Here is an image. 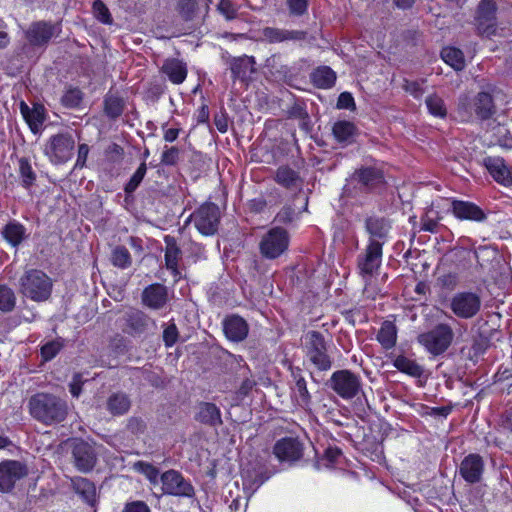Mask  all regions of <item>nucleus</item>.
<instances>
[{"instance_id": "0eeeda50", "label": "nucleus", "mask_w": 512, "mask_h": 512, "mask_svg": "<svg viewBox=\"0 0 512 512\" xmlns=\"http://www.w3.org/2000/svg\"><path fill=\"white\" fill-rule=\"evenodd\" d=\"M331 389L343 399L354 398L361 390V379L349 370H339L330 378Z\"/></svg>"}, {"instance_id": "4d7b16f0", "label": "nucleus", "mask_w": 512, "mask_h": 512, "mask_svg": "<svg viewBox=\"0 0 512 512\" xmlns=\"http://www.w3.org/2000/svg\"><path fill=\"white\" fill-rule=\"evenodd\" d=\"M291 14L302 15L307 10L308 0H287Z\"/></svg>"}, {"instance_id": "9d476101", "label": "nucleus", "mask_w": 512, "mask_h": 512, "mask_svg": "<svg viewBox=\"0 0 512 512\" xmlns=\"http://www.w3.org/2000/svg\"><path fill=\"white\" fill-rule=\"evenodd\" d=\"M162 483V492L164 494L179 496V497H192L194 495V488L192 484L185 480L181 473L176 470H168L160 476Z\"/></svg>"}, {"instance_id": "6e6d98bb", "label": "nucleus", "mask_w": 512, "mask_h": 512, "mask_svg": "<svg viewBox=\"0 0 512 512\" xmlns=\"http://www.w3.org/2000/svg\"><path fill=\"white\" fill-rule=\"evenodd\" d=\"M295 392L297 394V398L304 404H307L309 401V392L306 386V381L304 378L300 377L296 380L295 384Z\"/></svg>"}, {"instance_id": "20e7f679", "label": "nucleus", "mask_w": 512, "mask_h": 512, "mask_svg": "<svg viewBox=\"0 0 512 512\" xmlns=\"http://www.w3.org/2000/svg\"><path fill=\"white\" fill-rule=\"evenodd\" d=\"M481 297L471 291L455 293L449 300L448 307L455 317L459 319H471L481 310Z\"/></svg>"}, {"instance_id": "393cba45", "label": "nucleus", "mask_w": 512, "mask_h": 512, "mask_svg": "<svg viewBox=\"0 0 512 512\" xmlns=\"http://www.w3.org/2000/svg\"><path fill=\"white\" fill-rule=\"evenodd\" d=\"M163 73L173 84H181L187 77L186 65L177 59H169L162 66Z\"/></svg>"}, {"instance_id": "58836bf2", "label": "nucleus", "mask_w": 512, "mask_h": 512, "mask_svg": "<svg viewBox=\"0 0 512 512\" xmlns=\"http://www.w3.org/2000/svg\"><path fill=\"white\" fill-rule=\"evenodd\" d=\"M128 325L135 333H142L147 329L151 320L143 312L135 310L128 315Z\"/></svg>"}, {"instance_id": "8fccbe9b", "label": "nucleus", "mask_w": 512, "mask_h": 512, "mask_svg": "<svg viewBox=\"0 0 512 512\" xmlns=\"http://www.w3.org/2000/svg\"><path fill=\"white\" fill-rule=\"evenodd\" d=\"M93 14L97 20L104 24H111L112 17L107 6L100 0H96L93 3Z\"/></svg>"}, {"instance_id": "0e129e2a", "label": "nucleus", "mask_w": 512, "mask_h": 512, "mask_svg": "<svg viewBox=\"0 0 512 512\" xmlns=\"http://www.w3.org/2000/svg\"><path fill=\"white\" fill-rule=\"evenodd\" d=\"M123 512H150V509L144 502L135 501L127 504Z\"/></svg>"}, {"instance_id": "7c9ffc66", "label": "nucleus", "mask_w": 512, "mask_h": 512, "mask_svg": "<svg viewBox=\"0 0 512 512\" xmlns=\"http://www.w3.org/2000/svg\"><path fill=\"white\" fill-rule=\"evenodd\" d=\"M275 181L288 189L301 186V178L298 173L287 166H281L277 169Z\"/></svg>"}, {"instance_id": "412c9836", "label": "nucleus", "mask_w": 512, "mask_h": 512, "mask_svg": "<svg viewBox=\"0 0 512 512\" xmlns=\"http://www.w3.org/2000/svg\"><path fill=\"white\" fill-rule=\"evenodd\" d=\"M142 301L151 309H160L167 302V290L160 284L150 285L143 291Z\"/></svg>"}, {"instance_id": "6ab92c4d", "label": "nucleus", "mask_w": 512, "mask_h": 512, "mask_svg": "<svg viewBox=\"0 0 512 512\" xmlns=\"http://www.w3.org/2000/svg\"><path fill=\"white\" fill-rule=\"evenodd\" d=\"M165 242V266L171 271L175 280L180 279L181 273L178 270V263L181 259V249L179 248L176 239L170 235L164 237Z\"/></svg>"}, {"instance_id": "3c124183", "label": "nucleus", "mask_w": 512, "mask_h": 512, "mask_svg": "<svg viewBox=\"0 0 512 512\" xmlns=\"http://www.w3.org/2000/svg\"><path fill=\"white\" fill-rule=\"evenodd\" d=\"M19 170L22 181L26 187L30 186L35 180V174L29 162L22 158L19 160Z\"/></svg>"}, {"instance_id": "c85d7f7f", "label": "nucleus", "mask_w": 512, "mask_h": 512, "mask_svg": "<svg viewBox=\"0 0 512 512\" xmlns=\"http://www.w3.org/2000/svg\"><path fill=\"white\" fill-rule=\"evenodd\" d=\"M376 339L384 349H391L396 345L397 328L393 322L385 321L381 325Z\"/></svg>"}, {"instance_id": "69168bd1", "label": "nucleus", "mask_w": 512, "mask_h": 512, "mask_svg": "<svg viewBox=\"0 0 512 512\" xmlns=\"http://www.w3.org/2000/svg\"><path fill=\"white\" fill-rule=\"evenodd\" d=\"M83 384L82 376L80 374H75L71 383H70V393L74 397H78L81 394V386Z\"/></svg>"}, {"instance_id": "c756f323", "label": "nucleus", "mask_w": 512, "mask_h": 512, "mask_svg": "<svg viewBox=\"0 0 512 512\" xmlns=\"http://www.w3.org/2000/svg\"><path fill=\"white\" fill-rule=\"evenodd\" d=\"M473 108L476 115L481 119H488L494 112V104L489 93H479L473 102Z\"/></svg>"}, {"instance_id": "bb28decb", "label": "nucleus", "mask_w": 512, "mask_h": 512, "mask_svg": "<svg viewBox=\"0 0 512 512\" xmlns=\"http://www.w3.org/2000/svg\"><path fill=\"white\" fill-rule=\"evenodd\" d=\"M130 407L131 401L123 392L113 393L107 399V410L114 416L126 414Z\"/></svg>"}, {"instance_id": "a18cd8bd", "label": "nucleus", "mask_w": 512, "mask_h": 512, "mask_svg": "<svg viewBox=\"0 0 512 512\" xmlns=\"http://www.w3.org/2000/svg\"><path fill=\"white\" fill-rule=\"evenodd\" d=\"M61 338L50 340L41 346V356L44 361L52 360L63 348Z\"/></svg>"}, {"instance_id": "c9c22d12", "label": "nucleus", "mask_w": 512, "mask_h": 512, "mask_svg": "<svg viewBox=\"0 0 512 512\" xmlns=\"http://www.w3.org/2000/svg\"><path fill=\"white\" fill-rule=\"evenodd\" d=\"M73 486L85 502L93 505L96 500V487L86 478H77L73 481Z\"/></svg>"}, {"instance_id": "39448f33", "label": "nucleus", "mask_w": 512, "mask_h": 512, "mask_svg": "<svg viewBox=\"0 0 512 512\" xmlns=\"http://www.w3.org/2000/svg\"><path fill=\"white\" fill-rule=\"evenodd\" d=\"M75 141L70 133L53 135L47 141L44 154L53 164H63L73 156Z\"/></svg>"}, {"instance_id": "7ed1b4c3", "label": "nucleus", "mask_w": 512, "mask_h": 512, "mask_svg": "<svg viewBox=\"0 0 512 512\" xmlns=\"http://www.w3.org/2000/svg\"><path fill=\"white\" fill-rule=\"evenodd\" d=\"M453 339V329L447 323H440L417 338L419 344L434 356L444 353L452 344Z\"/></svg>"}, {"instance_id": "603ef678", "label": "nucleus", "mask_w": 512, "mask_h": 512, "mask_svg": "<svg viewBox=\"0 0 512 512\" xmlns=\"http://www.w3.org/2000/svg\"><path fill=\"white\" fill-rule=\"evenodd\" d=\"M178 339V330L174 323L169 324L163 331V340L167 347L173 346Z\"/></svg>"}, {"instance_id": "680f3d73", "label": "nucleus", "mask_w": 512, "mask_h": 512, "mask_svg": "<svg viewBox=\"0 0 512 512\" xmlns=\"http://www.w3.org/2000/svg\"><path fill=\"white\" fill-rule=\"evenodd\" d=\"M89 154V147L87 144H80L78 147V155L76 160V167L83 168L85 166Z\"/></svg>"}, {"instance_id": "49530a36", "label": "nucleus", "mask_w": 512, "mask_h": 512, "mask_svg": "<svg viewBox=\"0 0 512 512\" xmlns=\"http://www.w3.org/2000/svg\"><path fill=\"white\" fill-rule=\"evenodd\" d=\"M111 261L115 267L125 269L131 265V256L125 247L118 246L112 252Z\"/></svg>"}, {"instance_id": "b1692460", "label": "nucleus", "mask_w": 512, "mask_h": 512, "mask_svg": "<svg viewBox=\"0 0 512 512\" xmlns=\"http://www.w3.org/2000/svg\"><path fill=\"white\" fill-rule=\"evenodd\" d=\"M262 36L269 43H280L288 40H302L305 38V33L302 31L266 27L262 31Z\"/></svg>"}, {"instance_id": "de8ad7c7", "label": "nucleus", "mask_w": 512, "mask_h": 512, "mask_svg": "<svg viewBox=\"0 0 512 512\" xmlns=\"http://www.w3.org/2000/svg\"><path fill=\"white\" fill-rule=\"evenodd\" d=\"M147 171L146 164L143 162L140 164V166L137 168V170L134 172L132 177L130 178L129 182L125 186V192L126 193H132L134 192L137 187L142 182L145 174Z\"/></svg>"}, {"instance_id": "e2e57ef3", "label": "nucleus", "mask_w": 512, "mask_h": 512, "mask_svg": "<svg viewBox=\"0 0 512 512\" xmlns=\"http://www.w3.org/2000/svg\"><path fill=\"white\" fill-rule=\"evenodd\" d=\"M443 287L453 290L458 285V277L456 274H445L440 278Z\"/></svg>"}, {"instance_id": "6e6552de", "label": "nucleus", "mask_w": 512, "mask_h": 512, "mask_svg": "<svg viewBox=\"0 0 512 512\" xmlns=\"http://www.w3.org/2000/svg\"><path fill=\"white\" fill-rule=\"evenodd\" d=\"M191 217L196 229L202 235L209 236L213 235L218 229L220 211L216 204L205 203Z\"/></svg>"}, {"instance_id": "dca6fc26", "label": "nucleus", "mask_w": 512, "mask_h": 512, "mask_svg": "<svg viewBox=\"0 0 512 512\" xmlns=\"http://www.w3.org/2000/svg\"><path fill=\"white\" fill-rule=\"evenodd\" d=\"M484 471V461L479 454H469L464 457L459 467V473L462 478L471 484L481 480Z\"/></svg>"}, {"instance_id": "338daca9", "label": "nucleus", "mask_w": 512, "mask_h": 512, "mask_svg": "<svg viewBox=\"0 0 512 512\" xmlns=\"http://www.w3.org/2000/svg\"><path fill=\"white\" fill-rule=\"evenodd\" d=\"M10 42L6 23L0 19V48L6 47Z\"/></svg>"}, {"instance_id": "4be33fe9", "label": "nucleus", "mask_w": 512, "mask_h": 512, "mask_svg": "<svg viewBox=\"0 0 512 512\" xmlns=\"http://www.w3.org/2000/svg\"><path fill=\"white\" fill-rule=\"evenodd\" d=\"M224 332L229 340L239 342L246 338L248 325L243 318L230 316L224 321Z\"/></svg>"}, {"instance_id": "09e8293b", "label": "nucleus", "mask_w": 512, "mask_h": 512, "mask_svg": "<svg viewBox=\"0 0 512 512\" xmlns=\"http://www.w3.org/2000/svg\"><path fill=\"white\" fill-rule=\"evenodd\" d=\"M61 101L68 108L78 107L82 101V92L77 88L68 89L62 96Z\"/></svg>"}, {"instance_id": "f8f14e48", "label": "nucleus", "mask_w": 512, "mask_h": 512, "mask_svg": "<svg viewBox=\"0 0 512 512\" xmlns=\"http://www.w3.org/2000/svg\"><path fill=\"white\" fill-rule=\"evenodd\" d=\"M59 33L57 25L38 21L32 23L25 31V37L31 46L43 47Z\"/></svg>"}, {"instance_id": "f704fd0d", "label": "nucleus", "mask_w": 512, "mask_h": 512, "mask_svg": "<svg viewBox=\"0 0 512 512\" xmlns=\"http://www.w3.org/2000/svg\"><path fill=\"white\" fill-rule=\"evenodd\" d=\"M2 234L8 243L17 246L26 237V229L19 222L12 221L4 227Z\"/></svg>"}, {"instance_id": "cd10ccee", "label": "nucleus", "mask_w": 512, "mask_h": 512, "mask_svg": "<svg viewBox=\"0 0 512 512\" xmlns=\"http://www.w3.org/2000/svg\"><path fill=\"white\" fill-rule=\"evenodd\" d=\"M196 418L202 423L213 426L222 423L220 410L212 403H201Z\"/></svg>"}, {"instance_id": "f03ea898", "label": "nucleus", "mask_w": 512, "mask_h": 512, "mask_svg": "<svg viewBox=\"0 0 512 512\" xmlns=\"http://www.w3.org/2000/svg\"><path fill=\"white\" fill-rule=\"evenodd\" d=\"M20 291L33 301H45L51 294L52 281L44 272L32 269L21 277Z\"/></svg>"}, {"instance_id": "a19ab883", "label": "nucleus", "mask_w": 512, "mask_h": 512, "mask_svg": "<svg viewBox=\"0 0 512 512\" xmlns=\"http://www.w3.org/2000/svg\"><path fill=\"white\" fill-rule=\"evenodd\" d=\"M104 110L106 115L110 118L114 119L119 117L123 112L122 99L114 95H108L104 101Z\"/></svg>"}, {"instance_id": "423d86ee", "label": "nucleus", "mask_w": 512, "mask_h": 512, "mask_svg": "<svg viewBox=\"0 0 512 512\" xmlns=\"http://www.w3.org/2000/svg\"><path fill=\"white\" fill-rule=\"evenodd\" d=\"M289 242L288 232L283 228L275 227L263 235L259 250L264 258L276 259L287 251Z\"/></svg>"}, {"instance_id": "a211bd4d", "label": "nucleus", "mask_w": 512, "mask_h": 512, "mask_svg": "<svg viewBox=\"0 0 512 512\" xmlns=\"http://www.w3.org/2000/svg\"><path fill=\"white\" fill-rule=\"evenodd\" d=\"M451 209L454 216L460 220L482 221L485 219L483 210L472 202L453 200Z\"/></svg>"}, {"instance_id": "2f4dec72", "label": "nucleus", "mask_w": 512, "mask_h": 512, "mask_svg": "<svg viewBox=\"0 0 512 512\" xmlns=\"http://www.w3.org/2000/svg\"><path fill=\"white\" fill-rule=\"evenodd\" d=\"M389 225L384 219L369 218L366 221V230L370 235V240L374 239L382 242L385 241L389 231Z\"/></svg>"}, {"instance_id": "2eb2a0df", "label": "nucleus", "mask_w": 512, "mask_h": 512, "mask_svg": "<svg viewBox=\"0 0 512 512\" xmlns=\"http://www.w3.org/2000/svg\"><path fill=\"white\" fill-rule=\"evenodd\" d=\"M72 455L75 466L82 472H88L95 466L96 453L93 447L83 440L76 439L73 441Z\"/></svg>"}, {"instance_id": "a878e982", "label": "nucleus", "mask_w": 512, "mask_h": 512, "mask_svg": "<svg viewBox=\"0 0 512 512\" xmlns=\"http://www.w3.org/2000/svg\"><path fill=\"white\" fill-rule=\"evenodd\" d=\"M353 178L364 187L372 189L383 182V173L377 168H363L355 172Z\"/></svg>"}, {"instance_id": "13d9d810", "label": "nucleus", "mask_w": 512, "mask_h": 512, "mask_svg": "<svg viewBox=\"0 0 512 512\" xmlns=\"http://www.w3.org/2000/svg\"><path fill=\"white\" fill-rule=\"evenodd\" d=\"M179 157V150L176 147L166 148L162 153L161 161L165 165H174Z\"/></svg>"}, {"instance_id": "79ce46f5", "label": "nucleus", "mask_w": 512, "mask_h": 512, "mask_svg": "<svg viewBox=\"0 0 512 512\" xmlns=\"http://www.w3.org/2000/svg\"><path fill=\"white\" fill-rule=\"evenodd\" d=\"M15 305L16 296L14 291L5 285H0V311L10 312Z\"/></svg>"}, {"instance_id": "f3484780", "label": "nucleus", "mask_w": 512, "mask_h": 512, "mask_svg": "<svg viewBox=\"0 0 512 512\" xmlns=\"http://www.w3.org/2000/svg\"><path fill=\"white\" fill-rule=\"evenodd\" d=\"M273 452L280 461H297L302 457L303 448L295 438H283L276 442Z\"/></svg>"}, {"instance_id": "aec40b11", "label": "nucleus", "mask_w": 512, "mask_h": 512, "mask_svg": "<svg viewBox=\"0 0 512 512\" xmlns=\"http://www.w3.org/2000/svg\"><path fill=\"white\" fill-rule=\"evenodd\" d=\"M20 111L31 131L35 134L38 133L45 121L44 107L40 104H36L31 109L25 102H21Z\"/></svg>"}, {"instance_id": "e433bc0d", "label": "nucleus", "mask_w": 512, "mask_h": 512, "mask_svg": "<svg viewBox=\"0 0 512 512\" xmlns=\"http://www.w3.org/2000/svg\"><path fill=\"white\" fill-rule=\"evenodd\" d=\"M441 57L443 61L450 65L457 71H460L465 66V60L463 52L455 47H445L441 51Z\"/></svg>"}, {"instance_id": "864d4df0", "label": "nucleus", "mask_w": 512, "mask_h": 512, "mask_svg": "<svg viewBox=\"0 0 512 512\" xmlns=\"http://www.w3.org/2000/svg\"><path fill=\"white\" fill-rule=\"evenodd\" d=\"M218 10L227 20H232L236 17V8L230 0H221L218 4Z\"/></svg>"}, {"instance_id": "1a4fd4ad", "label": "nucleus", "mask_w": 512, "mask_h": 512, "mask_svg": "<svg viewBox=\"0 0 512 512\" xmlns=\"http://www.w3.org/2000/svg\"><path fill=\"white\" fill-rule=\"evenodd\" d=\"M306 348L309 360L319 369L328 370L331 361L326 353L325 341L321 333L310 331L306 334Z\"/></svg>"}, {"instance_id": "bf43d9fd", "label": "nucleus", "mask_w": 512, "mask_h": 512, "mask_svg": "<svg viewBox=\"0 0 512 512\" xmlns=\"http://www.w3.org/2000/svg\"><path fill=\"white\" fill-rule=\"evenodd\" d=\"M337 108L339 109H354L355 101L349 92H343L339 95L337 101Z\"/></svg>"}, {"instance_id": "9b49d317", "label": "nucleus", "mask_w": 512, "mask_h": 512, "mask_svg": "<svg viewBox=\"0 0 512 512\" xmlns=\"http://www.w3.org/2000/svg\"><path fill=\"white\" fill-rule=\"evenodd\" d=\"M28 473L26 465L15 460L0 463V492H10L15 484Z\"/></svg>"}, {"instance_id": "72a5a7b5", "label": "nucleus", "mask_w": 512, "mask_h": 512, "mask_svg": "<svg viewBox=\"0 0 512 512\" xmlns=\"http://www.w3.org/2000/svg\"><path fill=\"white\" fill-rule=\"evenodd\" d=\"M393 366L402 373L412 377H420L423 374V368L415 360L403 355L397 356L393 360Z\"/></svg>"}, {"instance_id": "052dcab7", "label": "nucleus", "mask_w": 512, "mask_h": 512, "mask_svg": "<svg viewBox=\"0 0 512 512\" xmlns=\"http://www.w3.org/2000/svg\"><path fill=\"white\" fill-rule=\"evenodd\" d=\"M296 213L291 207H284L276 216L277 220L282 223L291 222L296 218Z\"/></svg>"}, {"instance_id": "ddd939ff", "label": "nucleus", "mask_w": 512, "mask_h": 512, "mask_svg": "<svg viewBox=\"0 0 512 512\" xmlns=\"http://www.w3.org/2000/svg\"><path fill=\"white\" fill-rule=\"evenodd\" d=\"M382 262V242L369 240L363 256L358 258V268L362 276H371L378 270Z\"/></svg>"}, {"instance_id": "473e14b6", "label": "nucleus", "mask_w": 512, "mask_h": 512, "mask_svg": "<svg viewBox=\"0 0 512 512\" xmlns=\"http://www.w3.org/2000/svg\"><path fill=\"white\" fill-rule=\"evenodd\" d=\"M311 79L317 87L327 89L334 85L336 74L330 67L322 66L313 71Z\"/></svg>"}, {"instance_id": "37998d69", "label": "nucleus", "mask_w": 512, "mask_h": 512, "mask_svg": "<svg viewBox=\"0 0 512 512\" xmlns=\"http://www.w3.org/2000/svg\"><path fill=\"white\" fill-rule=\"evenodd\" d=\"M252 58L242 57L234 60L231 65V71L236 78H244L252 72Z\"/></svg>"}, {"instance_id": "774afa93", "label": "nucleus", "mask_w": 512, "mask_h": 512, "mask_svg": "<svg viewBox=\"0 0 512 512\" xmlns=\"http://www.w3.org/2000/svg\"><path fill=\"white\" fill-rule=\"evenodd\" d=\"M164 129V135L163 138L166 142H173L177 139L180 129L179 128H168L165 129V126H163Z\"/></svg>"}, {"instance_id": "4c0bfd02", "label": "nucleus", "mask_w": 512, "mask_h": 512, "mask_svg": "<svg viewBox=\"0 0 512 512\" xmlns=\"http://www.w3.org/2000/svg\"><path fill=\"white\" fill-rule=\"evenodd\" d=\"M332 131L339 142H351L356 134V127L350 121H338Z\"/></svg>"}, {"instance_id": "ea45409f", "label": "nucleus", "mask_w": 512, "mask_h": 512, "mask_svg": "<svg viewBox=\"0 0 512 512\" xmlns=\"http://www.w3.org/2000/svg\"><path fill=\"white\" fill-rule=\"evenodd\" d=\"M133 469L143 474L152 485L159 483V470L150 463L144 461H137L133 464Z\"/></svg>"}, {"instance_id": "5fc2aeb1", "label": "nucleus", "mask_w": 512, "mask_h": 512, "mask_svg": "<svg viewBox=\"0 0 512 512\" xmlns=\"http://www.w3.org/2000/svg\"><path fill=\"white\" fill-rule=\"evenodd\" d=\"M402 87L414 98H420L424 93L422 85L417 81L405 80Z\"/></svg>"}, {"instance_id": "5701e85b", "label": "nucleus", "mask_w": 512, "mask_h": 512, "mask_svg": "<svg viewBox=\"0 0 512 512\" xmlns=\"http://www.w3.org/2000/svg\"><path fill=\"white\" fill-rule=\"evenodd\" d=\"M485 166L498 183L503 185H509L511 183L510 171L503 159L499 157H488L485 159Z\"/></svg>"}, {"instance_id": "4468645a", "label": "nucleus", "mask_w": 512, "mask_h": 512, "mask_svg": "<svg viewBox=\"0 0 512 512\" xmlns=\"http://www.w3.org/2000/svg\"><path fill=\"white\" fill-rule=\"evenodd\" d=\"M496 5L492 0H482L477 8L475 25L479 33L490 36L496 31Z\"/></svg>"}, {"instance_id": "c03bdc74", "label": "nucleus", "mask_w": 512, "mask_h": 512, "mask_svg": "<svg viewBox=\"0 0 512 512\" xmlns=\"http://www.w3.org/2000/svg\"><path fill=\"white\" fill-rule=\"evenodd\" d=\"M426 106L431 115L435 117L444 118L447 114V109L444 101L437 95H430L426 99Z\"/></svg>"}, {"instance_id": "f257e3e1", "label": "nucleus", "mask_w": 512, "mask_h": 512, "mask_svg": "<svg viewBox=\"0 0 512 512\" xmlns=\"http://www.w3.org/2000/svg\"><path fill=\"white\" fill-rule=\"evenodd\" d=\"M29 412L37 421L53 425L65 420L68 407L64 400L51 394L38 393L29 400Z\"/></svg>"}]
</instances>
